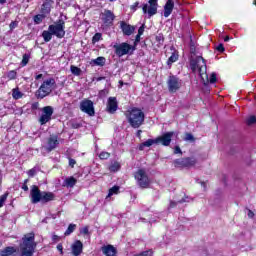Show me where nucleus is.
I'll use <instances>...</instances> for the list:
<instances>
[{
    "label": "nucleus",
    "instance_id": "1",
    "mask_svg": "<svg viewBox=\"0 0 256 256\" xmlns=\"http://www.w3.org/2000/svg\"><path fill=\"white\" fill-rule=\"evenodd\" d=\"M37 249V242H35V234L29 233L22 237L20 243V256H33Z\"/></svg>",
    "mask_w": 256,
    "mask_h": 256
},
{
    "label": "nucleus",
    "instance_id": "2",
    "mask_svg": "<svg viewBox=\"0 0 256 256\" xmlns=\"http://www.w3.org/2000/svg\"><path fill=\"white\" fill-rule=\"evenodd\" d=\"M31 203L36 205V203H49L55 199V194L53 192L42 191L37 185H32L30 190Z\"/></svg>",
    "mask_w": 256,
    "mask_h": 256
},
{
    "label": "nucleus",
    "instance_id": "3",
    "mask_svg": "<svg viewBox=\"0 0 256 256\" xmlns=\"http://www.w3.org/2000/svg\"><path fill=\"white\" fill-rule=\"evenodd\" d=\"M55 89V78H48L42 82L38 90L35 92V97L38 99H45L53 93Z\"/></svg>",
    "mask_w": 256,
    "mask_h": 256
},
{
    "label": "nucleus",
    "instance_id": "4",
    "mask_svg": "<svg viewBox=\"0 0 256 256\" xmlns=\"http://www.w3.org/2000/svg\"><path fill=\"white\" fill-rule=\"evenodd\" d=\"M126 117L128 119V123H130L133 129H139V127L145 122V113L138 108H133Z\"/></svg>",
    "mask_w": 256,
    "mask_h": 256
},
{
    "label": "nucleus",
    "instance_id": "5",
    "mask_svg": "<svg viewBox=\"0 0 256 256\" xmlns=\"http://www.w3.org/2000/svg\"><path fill=\"white\" fill-rule=\"evenodd\" d=\"M190 69L193 73H199L200 77H203L207 73V62L202 56H196L190 59Z\"/></svg>",
    "mask_w": 256,
    "mask_h": 256
},
{
    "label": "nucleus",
    "instance_id": "6",
    "mask_svg": "<svg viewBox=\"0 0 256 256\" xmlns=\"http://www.w3.org/2000/svg\"><path fill=\"white\" fill-rule=\"evenodd\" d=\"M48 31H51L57 39H63L65 37V20L59 18L54 24L49 25Z\"/></svg>",
    "mask_w": 256,
    "mask_h": 256
},
{
    "label": "nucleus",
    "instance_id": "7",
    "mask_svg": "<svg viewBox=\"0 0 256 256\" xmlns=\"http://www.w3.org/2000/svg\"><path fill=\"white\" fill-rule=\"evenodd\" d=\"M137 185L141 187V189H147L151 185V179H149V175L144 169H139L134 175Z\"/></svg>",
    "mask_w": 256,
    "mask_h": 256
},
{
    "label": "nucleus",
    "instance_id": "8",
    "mask_svg": "<svg viewBox=\"0 0 256 256\" xmlns=\"http://www.w3.org/2000/svg\"><path fill=\"white\" fill-rule=\"evenodd\" d=\"M113 48L117 57H123L124 55H133V51H135V48L127 42L115 44Z\"/></svg>",
    "mask_w": 256,
    "mask_h": 256
},
{
    "label": "nucleus",
    "instance_id": "9",
    "mask_svg": "<svg viewBox=\"0 0 256 256\" xmlns=\"http://www.w3.org/2000/svg\"><path fill=\"white\" fill-rule=\"evenodd\" d=\"M167 85L170 93H177L183 87V80L175 75H171L168 78Z\"/></svg>",
    "mask_w": 256,
    "mask_h": 256
},
{
    "label": "nucleus",
    "instance_id": "10",
    "mask_svg": "<svg viewBox=\"0 0 256 256\" xmlns=\"http://www.w3.org/2000/svg\"><path fill=\"white\" fill-rule=\"evenodd\" d=\"M158 1L159 0H149V4H143L142 10L144 15H148V19H151L153 15H157V7H159Z\"/></svg>",
    "mask_w": 256,
    "mask_h": 256
},
{
    "label": "nucleus",
    "instance_id": "11",
    "mask_svg": "<svg viewBox=\"0 0 256 256\" xmlns=\"http://www.w3.org/2000/svg\"><path fill=\"white\" fill-rule=\"evenodd\" d=\"M80 111L86 113L89 117L95 116V106H93V101L89 99H84L80 102Z\"/></svg>",
    "mask_w": 256,
    "mask_h": 256
},
{
    "label": "nucleus",
    "instance_id": "12",
    "mask_svg": "<svg viewBox=\"0 0 256 256\" xmlns=\"http://www.w3.org/2000/svg\"><path fill=\"white\" fill-rule=\"evenodd\" d=\"M41 112L39 123L40 125H47L51 121V117H53L54 110L51 106H45L41 109Z\"/></svg>",
    "mask_w": 256,
    "mask_h": 256
},
{
    "label": "nucleus",
    "instance_id": "13",
    "mask_svg": "<svg viewBox=\"0 0 256 256\" xmlns=\"http://www.w3.org/2000/svg\"><path fill=\"white\" fill-rule=\"evenodd\" d=\"M174 167L183 169L185 167H193L197 161L194 158H180L173 161Z\"/></svg>",
    "mask_w": 256,
    "mask_h": 256
},
{
    "label": "nucleus",
    "instance_id": "14",
    "mask_svg": "<svg viewBox=\"0 0 256 256\" xmlns=\"http://www.w3.org/2000/svg\"><path fill=\"white\" fill-rule=\"evenodd\" d=\"M173 137H177L176 132H166L162 136L156 138L157 143H161L164 147H169L171 145V140Z\"/></svg>",
    "mask_w": 256,
    "mask_h": 256
},
{
    "label": "nucleus",
    "instance_id": "15",
    "mask_svg": "<svg viewBox=\"0 0 256 256\" xmlns=\"http://www.w3.org/2000/svg\"><path fill=\"white\" fill-rule=\"evenodd\" d=\"M101 17L105 25H111V23L115 21V14H113L111 10H104V12L101 13Z\"/></svg>",
    "mask_w": 256,
    "mask_h": 256
},
{
    "label": "nucleus",
    "instance_id": "16",
    "mask_svg": "<svg viewBox=\"0 0 256 256\" xmlns=\"http://www.w3.org/2000/svg\"><path fill=\"white\" fill-rule=\"evenodd\" d=\"M119 109V104L117 103L116 97H109L107 103V112L112 114Z\"/></svg>",
    "mask_w": 256,
    "mask_h": 256
},
{
    "label": "nucleus",
    "instance_id": "17",
    "mask_svg": "<svg viewBox=\"0 0 256 256\" xmlns=\"http://www.w3.org/2000/svg\"><path fill=\"white\" fill-rule=\"evenodd\" d=\"M57 145H59V138L57 137V135H51L48 138L46 149L50 153V151L57 149Z\"/></svg>",
    "mask_w": 256,
    "mask_h": 256
},
{
    "label": "nucleus",
    "instance_id": "18",
    "mask_svg": "<svg viewBox=\"0 0 256 256\" xmlns=\"http://www.w3.org/2000/svg\"><path fill=\"white\" fill-rule=\"evenodd\" d=\"M72 255L73 256H79L81 255V253H83V242H81L80 240H76L72 246Z\"/></svg>",
    "mask_w": 256,
    "mask_h": 256
},
{
    "label": "nucleus",
    "instance_id": "19",
    "mask_svg": "<svg viewBox=\"0 0 256 256\" xmlns=\"http://www.w3.org/2000/svg\"><path fill=\"white\" fill-rule=\"evenodd\" d=\"M120 29H122V33L128 37L135 33V26H131L130 24H127V22H120Z\"/></svg>",
    "mask_w": 256,
    "mask_h": 256
},
{
    "label": "nucleus",
    "instance_id": "20",
    "mask_svg": "<svg viewBox=\"0 0 256 256\" xmlns=\"http://www.w3.org/2000/svg\"><path fill=\"white\" fill-rule=\"evenodd\" d=\"M175 7V2L173 0H167L164 5V17L167 18L173 13V9Z\"/></svg>",
    "mask_w": 256,
    "mask_h": 256
},
{
    "label": "nucleus",
    "instance_id": "21",
    "mask_svg": "<svg viewBox=\"0 0 256 256\" xmlns=\"http://www.w3.org/2000/svg\"><path fill=\"white\" fill-rule=\"evenodd\" d=\"M75 185H77V180L73 176L65 178L62 183V187H66L67 189H73Z\"/></svg>",
    "mask_w": 256,
    "mask_h": 256
},
{
    "label": "nucleus",
    "instance_id": "22",
    "mask_svg": "<svg viewBox=\"0 0 256 256\" xmlns=\"http://www.w3.org/2000/svg\"><path fill=\"white\" fill-rule=\"evenodd\" d=\"M15 253H17V248L14 246H7L0 250V256H15Z\"/></svg>",
    "mask_w": 256,
    "mask_h": 256
},
{
    "label": "nucleus",
    "instance_id": "23",
    "mask_svg": "<svg viewBox=\"0 0 256 256\" xmlns=\"http://www.w3.org/2000/svg\"><path fill=\"white\" fill-rule=\"evenodd\" d=\"M102 252L106 256H115V255H117V250L115 249V247H113V245H107V246L102 247Z\"/></svg>",
    "mask_w": 256,
    "mask_h": 256
},
{
    "label": "nucleus",
    "instance_id": "24",
    "mask_svg": "<svg viewBox=\"0 0 256 256\" xmlns=\"http://www.w3.org/2000/svg\"><path fill=\"white\" fill-rule=\"evenodd\" d=\"M51 13V3L44 2L41 6V14L42 15H49Z\"/></svg>",
    "mask_w": 256,
    "mask_h": 256
},
{
    "label": "nucleus",
    "instance_id": "25",
    "mask_svg": "<svg viewBox=\"0 0 256 256\" xmlns=\"http://www.w3.org/2000/svg\"><path fill=\"white\" fill-rule=\"evenodd\" d=\"M155 144H158L157 142V138L156 139H148L147 141L143 142L139 149L140 151H143L144 147H151V145H155Z\"/></svg>",
    "mask_w": 256,
    "mask_h": 256
},
{
    "label": "nucleus",
    "instance_id": "26",
    "mask_svg": "<svg viewBox=\"0 0 256 256\" xmlns=\"http://www.w3.org/2000/svg\"><path fill=\"white\" fill-rule=\"evenodd\" d=\"M53 32L49 31V30H44L42 32V37L45 41V43H49V41H51L53 39Z\"/></svg>",
    "mask_w": 256,
    "mask_h": 256
},
{
    "label": "nucleus",
    "instance_id": "27",
    "mask_svg": "<svg viewBox=\"0 0 256 256\" xmlns=\"http://www.w3.org/2000/svg\"><path fill=\"white\" fill-rule=\"evenodd\" d=\"M119 169H121V163L117 161L111 162L109 166V171H111L112 173H116V171H119Z\"/></svg>",
    "mask_w": 256,
    "mask_h": 256
},
{
    "label": "nucleus",
    "instance_id": "28",
    "mask_svg": "<svg viewBox=\"0 0 256 256\" xmlns=\"http://www.w3.org/2000/svg\"><path fill=\"white\" fill-rule=\"evenodd\" d=\"M189 201L190 199L187 196L180 200L170 201V208L173 209V207H177V203H189Z\"/></svg>",
    "mask_w": 256,
    "mask_h": 256
},
{
    "label": "nucleus",
    "instance_id": "29",
    "mask_svg": "<svg viewBox=\"0 0 256 256\" xmlns=\"http://www.w3.org/2000/svg\"><path fill=\"white\" fill-rule=\"evenodd\" d=\"M179 60V54H176L173 52L171 56L168 58L167 65L172 66L173 63H176V61Z\"/></svg>",
    "mask_w": 256,
    "mask_h": 256
},
{
    "label": "nucleus",
    "instance_id": "30",
    "mask_svg": "<svg viewBox=\"0 0 256 256\" xmlns=\"http://www.w3.org/2000/svg\"><path fill=\"white\" fill-rule=\"evenodd\" d=\"M12 97L13 99L15 100H18V99H22L23 98V94L21 91H19V88H14L12 89Z\"/></svg>",
    "mask_w": 256,
    "mask_h": 256
},
{
    "label": "nucleus",
    "instance_id": "31",
    "mask_svg": "<svg viewBox=\"0 0 256 256\" xmlns=\"http://www.w3.org/2000/svg\"><path fill=\"white\" fill-rule=\"evenodd\" d=\"M93 65H97L98 67H103L105 65V57H98L92 60Z\"/></svg>",
    "mask_w": 256,
    "mask_h": 256
},
{
    "label": "nucleus",
    "instance_id": "32",
    "mask_svg": "<svg viewBox=\"0 0 256 256\" xmlns=\"http://www.w3.org/2000/svg\"><path fill=\"white\" fill-rule=\"evenodd\" d=\"M45 15L44 14H37L34 16V23L36 25H41V23H43V19H45Z\"/></svg>",
    "mask_w": 256,
    "mask_h": 256
},
{
    "label": "nucleus",
    "instance_id": "33",
    "mask_svg": "<svg viewBox=\"0 0 256 256\" xmlns=\"http://www.w3.org/2000/svg\"><path fill=\"white\" fill-rule=\"evenodd\" d=\"M70 71L72 73V75H75L76 77H79L81 75V68L77 67V66H71L70 67Z\"/></svg>",
    "mask_w": 256,
    "mask_h": 256
},
{
    "label": "nucleus",
    "instance_id": "34",
    "mask_svg": "<svg viewBox=\"0 0 256 256\" xmlns=\"http://www.w3.org/2000/svg\"><path fill=\"white\" fill-rule=\"evenodd\" d=\"M75 229H77V225L75 224H70L67 228V230L65 231L64 235L66 237H68V235H71V233H73L75 231Z\"/></svg>",
    "mask_w": 256,
    "mask_h": 256
},
{
    "label": "nucleus",
    "instance_id": "35",
    "mask_svg": "<svg viewBox=\"0 0 256 256\" xmlns=\"http://www.w3.org/2000/svg\"><path fill=\"white\" fill-rule=\"evenodd\" d=\"M118 193H119V186H114L109 189L107 197H113V195H118Z\"/></svg>",
    "mask_w": 256,
    "mask_h": 256
},
{
    "label": "nucleus",
    "instance_id": "36",
    "mask_svg": "<svg viewBox=\"0 0 256 256\" xmlns=\"http://www.w3.org/2000/svg\"><path fill=\"white\" fill-rule=\"evenodd\" d=\"M7 78L9 79V81H13V80L17 79V71H15V70H10V71L7 73Z\"/></svg>",
    "mask_w": 256,
    "mask_h": 256
},
{
    "label": "nucleus",
    "instance_id": "37",
    "mask_svg": "<svg viewBox=\"0 0 256 256\" xmlns=\"http://www.w3.org/2000/svg\"><path fill=\"white\" fill-rule=\"evenodd\" d=\"M101 39H103V36L101 33H96L93 38H92V43H99V41H101Z\"/></svg>",
    "mask_w": 256,
    "mask_h": 256
},
{
    "label": "nucleus",
    "instance_id": "38",
    "mask_svg": "<svg viewBox=\"0 0 256 256\" xmlns=\"http://www.w3.org/2000/svg\"><path fill=\"white\" fill-rule=\"evenodd\" d=\"M27 63H29V54H24L21 61V66L25 67Z\"/></svg>",
    "mask_w": 256,
    "mask_h": 256
},
{
    "label": "nucleus",
    "instance_id": "39",
    "mask_svg": "<svg viewBox=\"0 0 256 256\" xmlns=\"http://www.w3.org/2000/svg\"><path fill=\"white\" fill-rule=\"evenodd\" d=\"M247 125H255L256 123V117L255 116H250L246 119Z\"/></svg>",
    "mask_w": 256,
    "mask_h": 256
},
{
    "label": "nucleus",
    "instance_id": "40",
    "mask_svg": "<svg viewBox=\"0 0 256 256\" xmlns=\"http://www.w3.org/2000/svg\"><path fill=\"white\" fill-rule=\"evenodd\" d=\"M7 197H9L8 193H5L0 197V207H3V205H5V202L7 201Z\"/></svg>",
    "mask_w": 256,
    "mask_h": 256
},
{
    "label": "nucleus",
    "instance_id": "41",
    "mask_svg": "<svg viewBox=\"0 0 256 256\" xmlns=\"http://www.w3.org/2000/svg\"><path fill=\"white\" fill-rule=\"evenodd\" d=\"M7 197H9L8 193H5L0 197V207H3V205H5V202L7 201Z\"/></svg>",
    "mask_w": 256,
    "mask_h": 256
},
{
    "label": "nucleus",
    "instance_id": "42",
    "mask_svg": "<svg viewBox=\"0 0 256 256\" xmlns=\"http://www.w3.org/2000/svg\"><path fill=\"white\" fill-rule=\"evenodd\" d=\"M209 83H217V74L215 72H213L209 79H208Z\"/></svg>",
    "mask_w": 256,
    "mask_h": 256
},
{
    "label": "nucleus",
    "instance_id": "43",
    "mask_svg": "<svg viewBox=\"0 0 256 256\" xmlns=\"http://www.w3.org/2000/svg\"><path fill=\"white\" fill-rule=\"evenodd\" d=\"M28 177H35L37 175V168H32L27 172Z\"/></svg>",
    "mask_w": 256,
    "mask_h": 256
},
{
    "label": "nucleus",
    "instance_id": "44",
    "mask_svg": "<svg viewBox=\"0 0 256 256\" xmlns=\"http://www.w3.org/2000/svg\"><path fill=\"white\" fill-rule=\"evenodd\" d=\"M72 129H80V127H83V124L81 122H72L71 123Z\"/></svg>",
    "mask_w": 256,
    "mask_h": 256
},
{
    "label": "nucleus",
    "instance_id": "45",
    "mask_svg": "<svg viewBox=\"0 0 256 256\" xmlns=\"http://www.w3.org/2000/svg\"><path fill=\"white\" fill-rule=\"evenodd\" d=\"M100 159H109L111 157V154L109 152H101L99 154Z\"/></svg>",
    "mask_w": 256,
    "mask_h": 256
},
{
    "label": "nucleus",
    "instance_id": "46",
    "mask_svg": "<svg viewBox=\"0 0 256 256\" xmlns=\"http://www.w3.org/2000/svg\"><path fill=\"white\" fill-rule=\"evenodd\" d=\"M80 233H81L82 235H89V227L85 226L84 228H82V229L80 230Z\"/></svg>",
    "mask_w": 256,
    "mask_h": 256
},
{
    "label": "nucleus",
    "instance_id": "47",
    "mask_svg": "<svg viewBox=\"0 0 256 256\" xmlns=\"http://www.w3.org/2000/svg\"><path fill=\"white\" fill-rule=\"evenodd\" d=\"M185 141H195L191 133L186 134Z\"/></svg>",
    "mask_w": 256,
    "mask_h": 256
},
{
    "label": "nucleus",
    "instance_id": "48",
    "mask_svg": "<svg viewBox=\"0 0 256 256\" xmlns=\"http://www.w3.org/2000/svg\"><path fill=\"white\" fill-rule=\"evenodd\" d=\"M32 111H37L39 109V102H35L31 105Z\"/></svg>",
    "mask_w": 256,
    "mask_h": 256
},
{
    "label": "nucleus",
    "instance_id": "49",
    "mask_svg": "<svg viewBox=\"0 0 256 256\" xmlns=\"http://www.w3.org/2000/svg\"><path fill=\"white\" fill-rule=\"evenodd\" d=\"M28 181L29 180H27V179L24 181V184L22 185L23 191H29V186H27Z\"/></svg>",
    "mask_w": 256,
    "mask_h": 256
},
{
    "label": "nucleus",
    "instance_id": "50",
    "mask_svg": "<svg viewBox=\"0 0 256 256\" xmlns=\"http://www.w3.org/2000/svg\"><path fill=\"white\" fill-rule=\"evenodd\" d=\"M217 51H219L220 53H223V51H225V47L223 46V44H219L216 47Z\"/></svg>",
    "mask_w": 256,
    "mask_h": 256
},
{
    "label": "nucleus",
    "instance_id": "51",
    "mask_svg": "<svg viewBox=\"0 0 256 256\" xmlns=\"http://www.w3.org/2000/svg\"><path fill=\"white\" fill-rule=\"evenodd\" d=\"M76 163H77V161H75V159L69 158L70 167H72V168L75 167Z\"/></svg>",
    "mask_w": 256,
    "mask_h": 256
},
{
    "label": "nucleus",
    "instance_id": "52",
    "mask_svg": "<svg viewBox=\"0 0 256 256\" xmlns=\"http://www.w3.org/2000/svg\"><path fill=\"white\" fill-rule=\"evenodd\" d=\"M143 33H145V26L142 25L139 29H138V35H143Z\"/></svg>",
    "mask_w": 256,
    "mask_h": 256
},
{
    "label": "nucleus",
    "instance_id": "53",
    "mask_svg": "<svg viewBox=\"0 0 256 256\" xmlns=\"http://www.w3.org/2000/svg\"><path fill=\"white\" fill-rule=\"evenodd\" d=\"M178 153H180V154L182 153L181 148L179 146H176L175 149H174V154L178 155Z\"/></svg>",
    "mask_w": 256,
    "mask_h": 256
},
{
    "label": "nucleus",
    "instance_id": "54",
    "mask_svg": "<svg viewBox=\"0 0 256 256\" xmlns=\"http://www.w3.org/2000/svg\"><path fill=\"white\" fill-rule=\"evenodd\" d=\"M137 7H139V2H135L134 5L131 6L132 11H137Z\"/></svg>",
    "mask_w": 256,
    "mask_h": 256
},
{
    "label": "nucleus",
    "instance_id": "55",
    "mask_svg": "<svg viewBox=\"0 0 256 256\" xmlns=\"http://www.w3.org/2000/svg\"><path fill=\"white\" fill-rule=\"evenodd\" d=\"M248 217L249 219H253V217H255V213H253L251 210H248Z\"/></svg>",
    "mask_w": 256,
    "mask_h": 256
},
{
    "label": "nucleus",
    "instance_id": "56",
    "mask_svg": "<svg viewBox=\"0 0 256 256\" xmlns=\"http://www.w3.org/2000/svg\"><path fill=\"white\" fill-rule=\"evenodd\" d=\"M57 249L60 251L61 255H63V244H58Z\"/></svg>",
    "mask_w": 256,
    "mask_h": 256
},
{
    "label": "nucleus",
    "instance_id": "57",
    "mask_svg": "<svg viewBox=\"0 0 256 256\" xmlns=\"http://www.w3.org/2000/svg\"><path fill=\"white\" fill-rule=\"evenodd\" d=\"M156 40L158 41V43H163V36H157Z\"/></svg>",
    "mask_w": 256,
    "mask_h": 256
},
{
    "label": "nucleus",
    "instance_id": "58",
    "mask_svg": "<svg viewBox=\"0 0 256 256\" xmlns=\"http://www.w3.org/2000/svg\"><path fill=\"white\" fill-rule=\"evenodd\" d=\"M36 81H39V79H43V74H38L35 76Z\"/></svg>",
    "mask_w": 256,
    "mask_h": 256
},
{
    "label": "nucleus",
    "instance_id": "59",
    "mask_svg": "<svg viewBox=\"0 0 256 256\" xmlns=\"http://www.w3.org/2000/svg\"><path fill=\"white\" fill-rule=\"evenodd\" d=\"M139 41H141V35L137 34L135 38V42L139 43Z\"/></svg>",
    "mask_w": 256,
    "mask_h": 256
},
{
    "label": "nucleus",
    "instance_id": "60",
    "mask_svg": "<svg viewBox=\"0 0 256 256\" xmlns=\"http://www.w3.org/2000/svg\"><path fill=\"white\" fill-rule=\"evenodd\" d=\"M141 133H143V131L138 130L136 133V137H138V139H141Z\"/></svg>",
    "mask_w": 256,
    "mask_h": 256
},
{
    "label": "nucleus",
    "instance_id": "61",
    "mask_svg": "<svg viewBox=\"0 0 256 256\" xmlns=\"http://www.w3.org/2000/svg\"><path fill=\"white\" fill-rule=\"evenodd\" d=\"M52 241H59V236L53 235L52 236Z\"/></svg>",
    "mask_w": 256,
    "mask_h": 256
},
{
    "label": "nucleus",
    "instance_id": "62",
    "mask_svg": "<svg viewBox=\"0 0 256 256\" xmlns=\"http://www.w3.org/2000/svg\"><path fill=\"white\" fill-rule=\"evenodd\" d=\"M1 183H3V176L0 174V191H1Z\"/></svg>",
    "mask_w": 256,
    "mask_h": 256
},
{
    "label": "nucleus",
    "instance_id": "63",
    "mask_svg": "<svg viewBox=\"0 0 256 256\" xmlns=\"http://www.w3.org/2000/svg\"><path fill=\"white\" fill-rule=\"evenodd\" d=\"M7 3V0H0V5H5Z\"/></svg>",
    "mask_w": 256,
    "mask_h": 256
},
{
    "label": "nucleus",
    "instance_id": "64",
    "mask_svg": "<svg viewBox=\"0 0 256 256\" xmlns=\"http://www.w3.org/2000/svg\"><path fill=\"white\" fill-rule=\"evenodd\" d=\"M224 41L227 43V41H229V36H226V37L224 38Z\"/></svg>",
    "mask_w": 256,
    "mask_h": 256
}]
</instances>
